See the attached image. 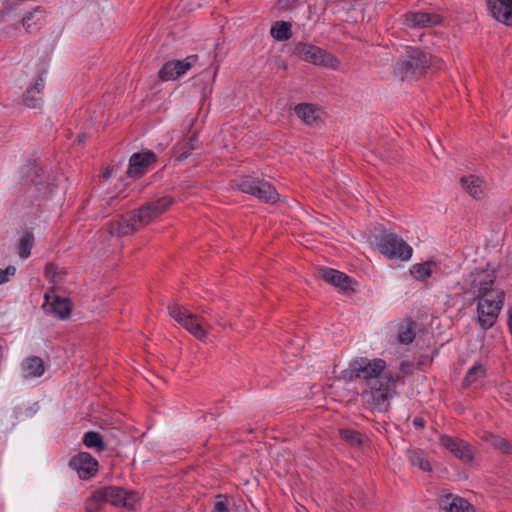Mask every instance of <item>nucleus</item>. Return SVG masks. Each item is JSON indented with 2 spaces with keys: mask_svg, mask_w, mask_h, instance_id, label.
<instances>
[{
  "mask_svg": "<svg viewBox=\"0 0 512 512\" xmlns=\"http://www.w3.org/2000/svg\"><path fill=\"white\" fill-rule=\"evenodd\" d=\"M413 425L417 428V429H423L425 427V420L424 418L420 417V416H417L413 419Z\"/></svg>",
  "mask_w": 512,
  "mask_h": 512,
  "instance_id": "37998d69",
  "label": "nucleus"
},
{
  "mask_svg": "<svg viewBox=\"0 0 512 512\" xmlns=\"http://www.w3.org/2000/svg\"><path fill=\"white\" fill-rule=\"evenodd\" d=\"M103 501L100 498V494L96 490L92 492L90 497L85 502L86 512H99Z\"/></svg>",
  "mask_w": 512,
  "mask_h": 512,
  "instance_id": "2f4dec72",
  "label": "nucleus"
},
{
  "mask_svg": "<svg viewBox=\"0 0 512 512\" xmlns=\"http://www.w3.org/2000/svg\"><path fill=\"white\" fill-rule=\"evenodd\" d=\"M297 0H278L277 5L280 9H287L293 5Z\"/></svg>",
  "mask_w": 512,
  "mask_h": 512,
  "instance_id": "79ce46f5",
  "label": "nucleus"
},
{
  "mask_svg": "<svg viewBox=\"0 0 512 512\" xmlns=\"http://www.w3.org/2000/svg\"><path fill=\"white\" fill-rule=\"evenodd\" d=\"M24 103L27 107L37 108L42 103V96L37 94L28 95V90H26L24 95Z\"/></svg>",
  "mask_w": 512,
  "mask_h": 512,
  "instance_id": "c9c22d12",
  "label": "nucleus"
},
{
  "mask_svg": "<svg viewBox=\"0 0 512 512\" xmlns=\"http://www.w3.org/2000/svg\"><path fill=\"white\" fill-rule=\"evenodd\" d=\"M395 391L391 386H371L361 393L364 402L370 404L380 412H386L390 407V400Z\"/></svg>",
  "mask_w": 512,
  "mask_h": 512,
  "instance_id": "9d476101",
  "label": "nucleus"
},
{
  "mask_svg": "<svg viewBox=\"0 0 512 512\" xmlns=\"http://www.w3.org/2000/svg\"><path fill=\"white\" fill-rule=\"evenodd\" d=\"M83 443L88 448H96L98 451H103L105 449V443L98 432H86L83 436Z\"/></svg>",
  "mask_w": 512,
  "mask_h": 512,
  "instance_id": "cd10ccee",
  "label": "nucleus"
},
{
  "mask_svg": "<svg viewBox=\"0 0 512 512\" xmlns=\"http://www.w3.org/2000/svg\"><path fill=\"white\" fill-rule=\"evenodd\" d=\"M439 443L442 447L449 450L455 457L464 462H470L473 459L472 448L469 444L459 438H453L447 435H441Z\"/></svg>",
  "mask_w": 512,
  "mask_h": 512,
  "instance_id": "4468645a",
  "label": "nucleus"
},
{
  "mask_svg": "<svg viewBox=\"0 0 512 512\" xmlns=\"http://www.w3.org/2000/svg\"><path fill=\"white\" fill-rule=\"evenodd\" d=\"M197 60V55H190L183 60L168 61L160 69L159 77L163 81L175 80L190 70Z\"/></svg>",
  "mask_w": 512,
  "mask_h": 512,
  "instance_id": "9b49d317",
  "label": "nucleus"
},
{
  "mask_svg": "<svg viewBox=\"0 0 512 512\" xmlns=\"http://www.w3.org/2000/svg\"><path fill=\"white\" fill-rule=\"evenodd\" d=\"M431 263L426 262L422 264H415L411 267V275L418 281H424L432 274L430 269Z\"/></svg>",
  "mask_w": 512,
  "mask_h": 512,
  "instance_id": "c85d7f7f",
  "label": "nucleus"
},
{
  "mask_svg": "<svg viewBox=\"0 0 512 512\" xmlns=\"http://www.w3.org/2000/svg\"><path fill=\"white\" fill-rule=\"evenodd\" d=\"M34 245V236L30 232H25L18 243V253L19 256L23 259H26L29 257L31 253V249Z\"/></svg>",
  "mask_w": 512,
  "mask_h": 512,
  "instance_id": "bb28decb",
  "label": "nucleus"
},
{
  "mask_svg": "<svg viewBox=\"0 0 512 512\" xmlns=\"http://www.w3.org/2000/svg\"><path fill=\"white\" fill-rule=\"evenodd\" d=\"M487 7L494 19L512 27V0H487Z\"/></svg>",
  "mask_w": 512,
  "mask_h": 512,
  "instance_id": "f3484780",
  "label": "nucleus"
},
{
  "mask_svg": "<svg viewBox=\"0 0 512 512\" xmlns=\"http://www.w3.org/2000/svg\"><path fill=\"white\" fill-rule=\"evenodd\" d=\"M64 275L65 272L53 263H48L45 267V276L54 285L58 284Z\"/></svg>",
  "mask_w": 512,
  "mask_h": 512,
  "instance_id": "c756f323",
  "label": "nucleus"
},
{
  "mask_svg": "<svg viewBox=\"0 0 512 512\" xmlns=\"http://www.w3.org/2000/svg\"><path fill=\"white\" fill-rule=\"evenodd\" d=\"M485 376V369L482 365L471 367L465 377V384H473L482 381Z\"/></svg>",
  "mask_w": 512,
  "mask_h": 512,
  "instance_id": "7c9ffc66",
  "label": "nucleus"
},
{
  "mask_svg": "<svg viewBox=\"0 0 512 512\" xmlns=\"http://www.w3.org/2000/svg\"><path fill=\"white\" fill-rule=\"evenodd\" d=\"M28 177L35 186V196L46 194L48 187L43 179V170L40 167L36 165L31 166L28 169ZM32 194L34 195V193Z\"/></svg>",
  "mask_w": 512,
  "mask_h": 512,
  "instance_id": "5701e85b",
  "label": "nucleus"
},
{
  "mask_svg": "<svg viewBox=\"0 0 512 512\" xmlns=\"http://www.w3.org/2000/svg\"><path fill=\"white\" fill-rule=\"evenodd\" d=\"M340 435L345 441L353 446H360L362 444L361 436L356 431L342 429L340 430Z\"/></svg>",
  "mask_w": 512,
  "mask_h": 512,
  "instance_id": "72a5a7b5",
  "label": "nucleus"
},
{
  "mask_svg": "<svg viewBox=\"0 0 512 512\" xmlns=\"http://www.w3.org/2000/svg\"><path fill=\"white\" fill-rule=\"evenodd\" d=\"M271 36L278 41L288 40L291 33V24L285 21H278L271 27Z\"/></svg>",
  "mask_w": 512,
  "mask_h": 512,
  "instance_id": "a878e982",
  "label": "nucleus"
},
{
  "mask_svg": "<svg viewBox=\"0 0 512 512\" xmlns=\"http://www.w3.org/2000/svg\"><path fill=\"white\" fill-rule=\"evenodd\" d=\"M414 370V365L410 362H402L400 366V371L403 374H409L412 373Z\"/></svg>",
  "mask_w": 512,
  "mask_h": 512,
  "instance_id": "a19ab883",
  "label": "nucleus"
},
{
  "mask_svg": "<svg viewBox=\"0 0 512 512\" xmlns=\"http://www.w3.org/2000/svg\"><path fill=\"white\" fill-rule=\"evenodd\" d=\"M415 334L411 326H407L398 333V341L401 344H410L414 340Z\"/></svg>",
  "mask_w": 512,
  "mask_h": 512,
  "instance_id": "f704fd0d",
  "label": "nucleus"
},
{
  "mask_svg": "<svg viewBox=\"0 0 512 512\" xmlns=\"http://www.w3.org/2000/svg\"><path fill=\"white\" fill-rule=\"evenodd\" d=\"M22 371L26 376H41L44 373V363L40 357L30 356L22 363Z\"/></svg>",
  "mask_w": 512,
  "mask_h": 512,
  "instance_id": "b1692460",
  "label": "nucleus"
},
{
  "mask_svg": "<svg viewBox=\"0 0 512 512\" xmlns=\"http://www.w3.org/2000/svg\"><path fill=\"white\" fill-rule=\"evenodd\" d=\"M103 176H104L105 178L110 177V170H106Z\"/></svg>",
  "mask_w": 512,
  "mask_h": 512,
  "instance_id": "de8ad7c7",
  "label": "nucleus"
},
{
  "mask_svg": "<svg viewBox=\"0 0 512 512\" xmlns=\"http://www.w3.org/2000/svg\"><path fill=\"white\" fill-rule=\"evenodd\" d=\"M96 491L100 494L103 504L110 503L114 506L133 509L138 501V497L134 492H127L116 486H104L96 489Z\"/></svg>",
  "mask_w": 512,
  "mask_h": 512,
  "instance_id": "1a4fd4ad",
  "label": "nucleus"
},
{
  "mask_svg": "<svg viewBox=\"0 0 512 512\" xmlns=\"http://www.w3.org/2000/svg\"><path fill=\"white\" fill-rule=\"evenodd\" d=\"M195 142H196V136L193 135V136L189 137L187 140H185L180 145V154L178 157V159L180 161H182L190 156L191 151L195 149V144H194Z\"/></svg>",
  "mask_w": 512,
  "mask_h": 512,
  "instance_id": "473e14b6",
  "label": "nucleus"
},
{
  "mask_svg": "<svg viewBox=\"0 0 512 512\" xmlns=\"http://www.w3.org/2000/svg\"><path fill=\"white\" fill-rule=\"evenodd\" d=\"M44 85H45L44 79H43L42 75H39L38 78L36 79L34 85L27 89L28 95H31V94L41 95Z\"/></svg>",
  "mask_w": 512,
  "mask_h": 512,
  "instance_id": "4c0bfd02",
  "label": "nucleus"
},
{
  "mask_svg": "<svg viewBox=\"0 0 512 512\" xmlns=\"http://www.w3.org/2000/svg\"><path fill=\"white\" fill-rule=\"evenodd\" d=\"M462 188L474 199H481L484 195V182L475 175L464 176L460 179Z\"/></svg>",
  "mask_w": 512,
  "mask_h": 512,
  "instance_id": "aec40b11",
  "label": "nucleus"
},
{
  "mask_svg": "<svg viewBox=\"0 0 512 512\" xmlns=\"http://www.w3.org/2000/svg\"><path fill=\"white\" fill-rule=\"evenodd\" d=\"M320 277L327 283L346 291L350 288L351 279L344 273L331 269L323 268L319 271Z\"/></svg>",
  "mask_w": 512,
  "mask_h": 512,
  "instance_id": "6ab92c4d",
  "label": "nucleus"
},
{
  "mask_svg": "<svg viewBox=\"0 0 512 512\" xmlns=\"http://www.w3.org/2000/svg\"><path fill=\"white\" fill-rule=\"evenodd\" d=\"M69 465L77 471L79 477L82 479L92 477L97 472L98 468L97 460L86 452H80L73 456L69 461Z\"/></svg>",
  "mask_w": 512,
  "mask_h": 512,
  "instance_id": "ddd939ff",
  "label": "nucleus"
},
{
  "mask_svg": "<svg viewBox=\"0 0 512 512\" xmlns=\"http://www.w3.org/2000/svg\"><path fill=\"white\" fill-rule=\"evenodd\" d=\"M292 55L315 66L337 70L340 60L328 51L304 42H297L293 45Z\"/></svg>",
  "mask_w": 512,
  "mask_h": 512,
  "instance_id": "423d86ee",
  "label": "nucleus"
},
{
  "mask_svg": "<svg viewBox=\"0 0 512 512\" xmlns=\"http://www.w3.org/2000/svg\"><path fill=\"white\" fill-rule=\"evenodd\" d=\"M482 440L492 445L495 449L500 450L503 453H510L512 446L505 438L495 435L490 432H483L481 436Z\"/></svg>",
  "mask_w": 512,
  "mask_h": 512,
  "instance_id": "393cba45",
  "label": "nucleus"
},
{
  "mask_svg": "<svg viewBox=\"0 0 512 512\" xmlns=\"http://www.w3.org/2000/svg\"><path fill=\"white\" fill-rule=\"evenodd\" d=\"M173 202V198L167 195L147 202L140 208L127 213L120 220L111 222L108 225L109 233L116 236L131 235L166 212Z\"/></svg>",
  "mask_w": 512,
  "mask_h": 512,
  "instance_id": "f03ea898",
  "label": "nucleus"
},
{
  "mask_svg": "<svg viewBox=\"0 0 512 512\" xmlns=\"http://www.w3.org/2000/svg\"><path fill=\"white\" fill-rule=\"evenodd\" d=\"M439 505L445 512H475L473 506L466 499L451 493L442 495Z\"/></svg>",
  "mask_w": 512,
  "mask_h": 512,
  "instance_id": "a211bd4d",
  "label": "nucleus"
},
{
  "mask_svg": "<svg viewBox=\"0 0 512 512\" xmlns=\"http://www.w3.org/2000/svg\"><path fill=\"white\" fill-rule=\"evenodd\" d=\"M16 272L15 267L8 266L5 269H0V285L7 282L11 276Z\"/></svg>",
  "mask_w": 512,
  "mask_h": 512,
  "instance_id": "58836bf2",
  "label": "nucleus"
},
{
  "mask_svg": "<svg viewBox=\"0 0 512 512\" xmlns=\"http://www.w3.org/2000/svg\"><path fill=\"white\" fill-rule=\"evenodd\" d=\"M41 13L38 8H35L32 12H29L22 18V25L28 31L31 27L30 20L33 19L37 14Z\"/></svg>",
  "mask_w": 512,
  "mask_h": 512,
  "instance_id": "ea45409f",
  "label": "nucleus"
},
{
  "mask_svg": "<svg viewBox=\"0 0 512 512\" xmlns=\"http://www.w3.org/2000/svg\"><path fill=\"white\" fill-rule=\"evenodd\" d=\"M85 138H86L85 134H82V135L78 136V142H79V143L84 142V141H85Z\"/></svg>",
  "mask_w": 512,
  "mask_h": 512,
  "instance_id": "a18cd8bd",
  "label": "nucleus"
},
{
  "mask_svg": "<svg viewBox=\"0 0 512 512\" xmlns=\"http://www.w3.org/2000/svg\"><path fill=\"white\" fill-rule=\"evenodd\" d=\"M440 22L439 15L427 12H408L403 16L404 25L412 29L428 28Z\"/></svg>",
  "mask_w": 512,
  "mask_h": 512,
  "instance_id": "2eb2a0df",
  "label": "nucleus"
},
{
  "mask_svg": "<svg viewBox=\"0 0 512 512\" xmlns=\"http://www.w3.org/2000/svg\"><path fill=\"white\" fill-rule=\"evenodd\" d=\"M431 65V56L417 48L407 51L395 64L394 72L402 80L422 75Z\"/></svg>",
  "mask_w": 512,
  "mask_h": 512,
  "instance_id": "39448f33",
  "label": "nucleus"
},
{
  "mask_svg": "<svg viewBox=\"0 0 512 512\" xmlns=\"http://www.w3.org/2000/svg\"><path fill=\"white\" fill-rule=\"evenodd\" d=\"M407 458L411 466L417 467L423 472H431L432 467L426 454L420 449H408Z\"/></svg>",
  "mask_w": 512,
  "mask_h": 512,
  "instance_id": "4be33fe9",
  "label": "nucleus"
},
{
  "mask_svg": "<svg viewBox=\"0 0 512 512\" xmlns=\"http://www.w3.org/2000/svg\"><path fill=\"white\" fill-rule=\"evenodd\" d=\"M217 499L218 501L214 504L213 512H229L227 498L219 494Z\"/></svg>",
  "mask_w": 512,
  "mask_h": 512,
  "instance_id": "e433bc0d",
  "label": "nucleus"
},
{
  "mask_svg": "<svg viewBox=\"0 0 512 512\" xmlns=\"http://www.w3.org/2000/svg\"><path fill=\"white\" fill-rule=\"evenodd\" d=\"M168 313L171 318L200 341L206 338L208 331L211 329V325L204 317L192 313L178 303L169 304Z\"/></svg>",
  "mask_w": 512,
  "mask_h": 512,
  "instance_id": "20e7f679",
  "label": "nucleus"
},
{
  "mask_svg": "<svg viewBox=\"0 0 512 512\" xmlns=\"http://www.w3.org/2000/svg\"><path fill=\"white\" fill-rule=\"evenodd\" d=\"M296 115L308 125H314L320 120L321 111L312 104L302 103L295 107Z\"/></svg>",
  "mask_w": 512,
  "mask_h": 512,
  "instance_id": "412c9836",
  "label": "nucleus"
},
{
  "mask_svg": "<svg viewBox=\"0 0 512 512\" xmlns=\"http://www.w3.org/2000/svg\"><path fill=\"white\" fill-rule=\"evenodd\" d=\"M157 157L154 152L147 150L140 153H134L130 157L128 175L130 177H136L146 172L148 167L155 163Z\"/></svg>",
  "mask_w": 512,
  "mask_h": 512,
  "instance_id": "dca6fc26",
  "label": "nucleus"
},
{
  "mask_svg": "<svg viewBox=\"0 0 512 512\" xmlns=\"http://www.w3.org/2000/svg\"><path fill=\"white\" fill-rule=\"evenodd\" d=\"M470 289L477 300V323L488 330L492 328L503 308L505 292L495 286V271L482 270L471 274Z\"/></svg>",
  "mask_w": 512,
  "mask_h": 512,
  "instance_id": "f257e3e1",
  "label": "nucleus"
},
{
  "mask_svg": "<svg viewBox=\"0 0 512 512\" xmlns=\"http://www.w3.org/2000/svg\"><path fill=\"white\" fill-rule=\"evenodd\" d=\"M378 250L389 259L407 261L412 256V247L393 232H385L377 242Z\"/></svg>",
  "mask_w": 512,
  "mask_h": 512,
  "instance_id": "6e6552de",
  "label": "nucleus"
},
{
  "mask_svg": "<svg viewBox=\"0 0 512 512\" xmlns=\"http://www.w3.org/2000/svg\"><path fill=\"white\" fill-rule=\"evenodd\" d=\"M200 311H201V313H203V314H209V313H210V310H209V309H207V308H204V307L200 308Z\"/></svg>",
  "mask_w": 512,
  "mask_h": 512,
  "instance_id": "49530a36",
  "label": "nucleus"
},
{
  "mask_svg": "<svg viewBox=\"0 0 512 512\" xmlns=\"http://www.w3.org/2000/svg\"><path fill=\"white\" fill-rule=\"evenodd\" d=\"M44 298L43 308L48 313H52L60 319H66L70 316L72 305L68 298L55 294L54 290L46 292Z\"/></svg>",
  "mask_w": 512,
  "mask_h": 512,
  "instance_id": "f8f14e48",
  "label": "nucleus"
},
{
  "mask_svg": "<svg viewBox=\"0 0 512 512\" xmlns=\"http://www.w3.org/2000/svg\"><path fill=\"white\" fill-rule=\"evenodd\" d=\"M374 378L386 379L388 383H395L399 379L387 370L383 359L357 358L350 362L347 369L342 371L341 380L354 382L357 380L369 381Z\"/></svg>",
  "mask_w": 512,
  "mask_h": 512,
  "instance_id": "7ed1b4c3",
  "label": "nucleus"
},
{
  "mask_svg": "<svg viewBox=\"0 0 512 512\" xmlns=\"http://www.w3.org/2000/svg\"><path fill=\"white\" fill-rule=\"evenodd\" d=\"M236 186L243 192L257 197L259 200L274 204L279 199V194L272 185L257 177L244 176L236 181Z\"/></svg>",
  "mask_w": 512,
  "mask_h": 512,
  "instance_id": "0eeeda50",
  "label": "nucleus"
},
{
  "mask_svg": "<svg viewBox=\"0 0 512 512\" xmlns=\"http://www.w3.org/2000/svg\"><path fill=\"white\" fill-rule=\"evenodd\" d=\"M502 387L504 388V391H502L501 393L505 395V399L507 401L512 402V386L506 385Z\"/></svg>",
  "mask_w": 512,
  "mask_h": 512,
  "instance_id": "c03bdc74",
  "label": "nucleus"
}]
</instances>
